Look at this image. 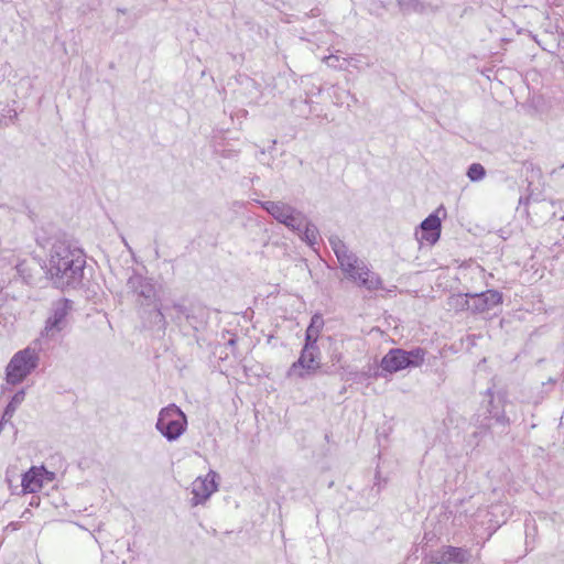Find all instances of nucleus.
<instances>
[{
  "instance_id": "nucleus-1",
  "label": "nucleus",
  "mask_w": 564,
  "mask_h": 564,
  "mask_svg": "<svg viewBox=\"0 0 564 564\" xmlns=\"http://www.w3.org/2000/svg\"><path fill=\"white\" fill-rule=\"evenodd\" d=\"M45 269L52 285L61 291L78 290L85 286L86 256L69 239L54 240Z\"/></svg>"
},
{
  "instance_id": "nucleus-41",
  "label": "nucleus",
  "mask_w": 564,
  "mask_h": 564,
  "mask_svg": "<svg viewBox=\"0 0 564 564\" xmlns=\"http://www.w3.org/2000/svg\"><path fill=\"white\" fill-rule=\"evenodd\" d=\"M18 527V523L17 522H10L7 527H6V530H8L9 528L12 529V530H15Z\"/></svg>"
},
{
  "instance_id": "nucleus-19",
  "label": "nucleus",
  "mask_w": 564,
  "mask_h": 564,
  "mask_svg": "<svg viewBox=\"0 0 564 564\" xmlns=\"http://www.w3.org/2000/svg\"><path fill=\"white\" fill-rule=\"evenodd\" d=\"M336 258L338 260L339 268L345 273L346 278L351 281L355 279L358 272H360L361 263H365L348 249L337 254Z\"/></svg>"
},
{
  "instance_id": "nucleus-44",
  "label": "nucleus",
  "mask_w": 564,
  "mask_h": 564,
  "mask_svg": "<svg viewBox=\"0 0 564 564\" xmlns=\"http://www.w3.org/2000/svg\"><path fill=\"white\" fill-rule=\"evenodd\" d=\"M2 393H4V391L7 390V388L4 386H2Z\"/></svg>"
},
{
  "instance_id": "nucleus-30",
  "label": "nucleus",
  "mask_w": 564,
  "mask_h": 564,
  "mask_svg": "<svg viewBox=\"0 0 564 564\" xmlns=\"http://www.w3.org/2000/svg\"><path fill=\"white\" fill-rule=\"evenodd\" d=\"M435 536L436 535L433 532H425L423 536L424 545L422 546L423 556L425 555V553L429 552L426 551V546L429 545L430 542H432L435 539Z\"/></svg>"
},
{
  "instance_id": "nucleus-42",
  "label": "nucleus",
  "mask_w": 564,
  "mask_h": 564,
  "mask_svg": "<svg viewBox=\"0 0 564 564\" xmlns=\"http://www.w3.org/2000/svg\"><path fill=\"white\" fill-rule=\"evenodd\" d=\"M346 391H347L346 387H343L341 390L339 391V393L344 394V393H346Z\"/></svg>"
},
{
  "instance_id": "nucleus-17",
  "label": "nucleus",
  "mask_w": 564,
  "mask_h": 564,
  "mask_svg": "<svg viewBox=\"0 0 564 564\" xmlns=\"http://www.w3.org/2000/svg\"><path fill=\"white\" fill-rule=\"evenodd\" d=\"M42 488L43 484L37 473L36 466L30 467L29 470L22 474L21 484L19 486L13 487L10 484L12 495L35 494Z\"/></svg>"
},
{
  "instance_id": "nucleus-21",
  "label": "nucleus",
  "mask_w": 564,
  "mask_h": 564,
  "mask_svg": "<svg viewBox=\"0 0 564 564\" xmlns=\"http://www.w3.org/2000/svg\"><path fill=\"white\" fill-rule=\"evenodd\" d=\"M469 295H471L470 292L465 293V294L458 293V294L452 295L448 299V305L456 312L468 311L473 314L471 297H469Z\"/></svg>"
},
{
  "instance_id": "nucleus-6",
  "label": "nucleus",
  "mask_w": 564,
  "mask_h": 564,
  "mask_svg": "<svg viewBox=\"0 0 564 564\" xmlns=\"http://www.w3.org/2000/svg\"><path fill=\"white\" fill-rule=\"evenodd\" d=\"M258 203L273 219L291 231H300L299 226L305 221L303 212L282 200H260Z\"/></svg>"
},
{
  "instance_id": "nucleus-16",
  "label": "nucleus",
  "mask_w": 564,
  "mask_h": 564,
  "mask_svg": "<svg viewBox=\"0 0 564 564\" xmlns=\"http://www.w3.org/2000/svg\"><path fill=\"white\" fill-rule=\"evenodd\" d=\"M400 11L403 14L416 13L420 15L435 14L443 4L441 0L423 1V0H397Z\"/></svg>"
},
{
  "instance_id": "nucleus-13",
  "label": "nucleus",
  "mask_w": 564,
  "mask_h": 564,
  "mask_svg": "<svg viewBox=\"0 0 564 564\" xmlns=\"http://www.w3.org/2000/svg\"><path fill=\"white\" fill-rule=\"evenodd\" d=\"M170 306L163 305L162 301L155 302L150 307H140V317L145 327L164 333L167 326L166 315Z\"/></svg>"
},
{
  "instance_id": "nucleus-23",
  "label": "nucleus",
  "mask_w": 564,
  "mask_h": 564,
  "mask_svg": "<svg viewBox=\"0 0 564 564\" xmlns=\"http://www.w3.org/2000/svg\"><path fill=\"white\" fill-rule=\"evenodd\" d=\"M325 325L323 315L321 313H315L312 315L308 326L306 327L305 333L318 336L321 335V332L323 330V327Z\"/></svg>"
},
{
  "instance_id": "nucleus-33",
  "label": "nucleus",
  "mask_w": 564,
  "mask_h": 564,
  "mask_svg": "<svg viewBox=\"0 0 564 564\" xmlns=\"http://www.w3.org/2000/svg\"><path fill=\"white\" fill-rule=\"evenodd\" d=\"M7 424H9L14 430V433L18 432L17 429H15V425L11 422V419H7L3 415H1L0 425L2 427H6Z\"/></svg>"
},
{
  "instance_id": "nucleus-3",
  "label": "nucleus",
  "mask_w": 564,
  "mask_h": 564,
  "mask_svg": "<svg viewBox=\"0 0 564 564\" xmlns=\"http://www.w3.org/2000/svg\"><path fill=\"white\" fill-rule=\"evenodd\" d=\"M39 360V354L30 347L15 352L6 367L7 384L22 383L37 368Z\"/></svg>"
},
{
  "instance_id": "nucleus-34",
  "label": "nucleus",
  "mask_w": 564,
  "mask_h": 564,
  "mask_svg": "<svg viewBox=\"0 0 564 564\" xmlns=\"http://www.w3.org/2000/svg\"><path fill=\"white\" fill-rule=\"evenodd\" d=\"M14 412H15L14 410H12L11 408H8L6 405L3 409L2 415L7 419H12V416L14 415Z\"/></svg>"
},
{
  "instance_id": "nucleus-31",
  "label": "nucleus",
  "mask_w": 564,
  "mask_h": 564,
  "mask_svg": "<svg viewBox=\"0 0 564 564\" xmlns=\"http://www.w3.org/2000/svg\"><path fill=\"white\" fill-rule=\"evenodd\" d=\"M533 198V195L532 194H529L527 196H521L520 199H519V206L523 205L524 208H523V212L525 213V215H529V210H528V205L530 203V200ZM520 209V207H518V210Z\"/></svg>"
},
{
  "instance_id": "nucleus-20",
  "label": "nucleus",
  "mask_w": 564,
  "mask_h": 564,
  "mask_svg": "<svg viewBox=\"0 0 564 564\" xmlns=\"http://www.w3.org/2000/svg\"><path fill=\"white\" fill-rule=\"evenodd\" d=\"M299 228L300 231L293 232L296 234L306 245L314 247L317 243V238L319 236L318 228L307 218L306 215L304 224H301Z\"/></svg>"
},
{
  "instance_id": "nucleus-43",
  "label": "nucleus",
  "mask_w": 564,
  "mask_h": 564,
  "mask_svg": "<svg viewBox=\"0 0 564 564\" xmlns=\"http://www.w3.org/2000/svg\"><path fill=\"white\" fill-rule=\"evenodd\" d=\"M155 258H156V259H158V258H160V254H159V250H158V248L155 249Z\"/></svg>"
},
{
  "instance_id": "nucleus-25",
  "label": "nucleus",
  "mask_w": 564,
  "mask_h": 564,
  "mask_svg": "<svg viewBox=\"0 0 564 564\" xmlns=\"http://www.w3.org/2000/svg\"><path fill=\"white\" fill-rule=\"evenodd\" d=\"M318 338V336L305 333L304 345L301 350L321 356V349L317 345Z\"/></svg>"
},
{
  "instance_id": "nucleus-14",
  "label": "nucleus",
  "mask_w": 564,
  "mask_h": 564,
  "mask_svg": "<svg viewBox=\"0 0 564 564\" xmlns=\"http://www.w3.org/2000/svg\"><path fill=\"white\" fill-rule=\"evenodd\" d=\"M473 314H482L501 305L503 302V294L495 289H489L478 293H471Z\"/></svg>"
},
{
  "instance_id": "nucleus-15",
  "label": "nucleus",
  "mask_w": 564,
  "mask_h": 564,
  "mask_svg": "<svg viewBox=\"0 0 564 564\" xmlns=\"http://www.w3.org/2000/svg\"><path fill=\"white\" fill-rule=\"evenodd\" d=\"M344 370L345 372L341 376V380L345 381L362 383L370 379L386 378V373L382 372L380 368V362L378 365L368 362L361 370H357L349 366L344 368Z\"/></svg>"
},
{
  "instance_id": "nucleus-37",
  "label": "nucleus",
  "mask_w": 564,
  "mask_h": 564,
  "mask_svg": "<svg viewBox=\"0 0 564 564\" xmlns=\"http://www.w3.org/2000/svg\"><path fill=\"white\" fill-rule=\"evenodd\" d=\"M317 373L330 375V373H333V370H332V367H324V366L322 365V370H318V372H317Z\"/></svg>"
},
{
  "instance_id": "nucleus-27",
  "label": "nucleus",
  "mask_w": 564,
  "mask_h": 564,
  "mask_svg": "<svg viewBox=\"0 0 564 564\" xmlns=\"http://www.w3.org/2000/svg\"><path fill=\"white\" fill-rule=\"evenodd\" d=\"M170 310L173 308L176 312L175 316H171L174 322H177L181 319V317H184L187 315V313L191 310V306H185L178 302H173L172 305H169Z\"/></svg>"
},
{
  "instance_id": "nucleus-2",
  "label": "nucleus",
  "mask_w": 564,
  "mask_h": 564,
  "mask_svg": "<svg viewBox=\"0 0 564 564\" xmlns=\"http://www.w3.org/2000/svg\"><path fill=\"white\" fill-rule=\"evenodd\" d=\"M426 354V349L422 347H413L410 350L400 347L391 348L381 358L380 368L387 378L402 370L420 367Z\"/></svg>"
},
{
  "instance_id": "nucleus-9",
  "label": "nucleus",
  "mask_w": 564,
  "mask_h": 564,
  "mask_svg": "<svg viewBox=\"0 0 564 564\" xmlns=\"http://www.w3.org/2000/svg\"><path fill=\"white\" fill-rule=\"evenodd\" d=\"M470 560V550L453 545L431 550L423 556V561L431 564H468Z\"/></svg>"
},
{
  "instance_id": "nucleus-35",
  "label": "nucleus",
  "mask_w": 564,
  "mask_h": 564,
  "mask_svg": "<svg viewBox=\"0 0 564 564\" xmlns=\"http://www.w3.org/2000/svg\"><path fill=\"white\" fill-rule=\"evenodd\" d=\"M40 502H41V498L39 496H32L29 505L31 507H39L40 506Z\"/></svg>"
},
{
  "instance_id": "nucleus-39",
  "label": "nucleus",
  "mask_w": 564,
  "mask_h": 564,
  "mask_svg": "<svg viewBox=\"0 0 564 564\" xmlns=\"http://www.w3.org/2000/svg\"><path fill=\"white\" fill-rule=\"evenodd\" d=\"M340 359H341V354H334V355L332 356V361H333V364H335V362H339V361H340Z\"/></svg>"
},
{
  "instance_id": "nucleus-12",
  "label": "nucleus",
  "mask_w": 564,
  "mask_h": 564,
  "mask_svg": "<svg viewBox=\"0 0 564 564\" xmlns=\"http://www.w3.org/2000/svg\"><path fill=\"white\" fill-rule=\"evenodd\" d=\"M218 474L210 470L205 478L198 477L192 484L191 506L204 505L218 490Z\"/></svg>"
},
{
  "instance_id": "nucleus-7",
  "label": "nucleus",
  "mask_w": 564,
  "mask_h": 564,
  "mask_svg": "<svg viewBox=\"0 0 564 564\" xmlns=\"http://www.w3.org/2000/svg\"><path fill=\"white\" fill-rule=\"evenodd\" d=\"M485 395L489 397L488 404L484 414H477L474 417L475 426L480 430L479 433H487L494 425L500 426L501 432H507L510 425V419L507 416L505 409L495 402L492 388L485 391Z\"/></svg>"
},
{
  "instance_id": "nucleus-40",
  "label": "nucleus",
  "mask_w": 564,
  "mask_h": 564,
  "mask_svg": "<svg viewBox=\"0 0 564 564\" xmlns=\"http://www.w3.org/2000/svg\"><path fill=\"white\" fill-rule=\"evenodd\" d=\"M237 344L236 335H232L231 338L227 341L228 346H235Z\"/></svg>"
},
{
  "instance_id": "nucleus-38",
  "label": "nucleus",
  "mask_w": 564,
  "mask_h": 564,
  "mask_svg": "<svg viewBox=\"0 0 564 564\" xmlns=\"http://www.w3.org/2000/svg\"><path fill=\"white\" fill-rule=\"evenodd\" d=\"M8 112H9V116H8V117H9V119H10L11 121H13V120L18 119V112H17L14 109H10Z\"/></svg>"
},
{
  "instance_id": "nucleus-11",
  "label": "nucleus",
  "mask_w": 564,
  "mask_h": 564,
  "mask_svg": "<svg viewBox=\"0 0 564 564\" xmlns=\"http://www.w3.org/2000/svg\"><path fill=\"white\" fill-rule=\"evenodd\" d=\"M318 370H322L321 356L301 350L299 358L288 369L286 377L305 380L316 376Z\"/></svg>"
},
{
  "instance_id": "nucleus-22",
  "label": "nucleus",
  "mask_w": 564,
  "mask_h": 564,
  "mask_svg": "<svg viewBox=\"0 0 564 564\" xmlns=\"http://www.w3.org/2000/svg\"><path fill=\"white\" fill-rule=\"evenodd\" d=\"M185 319L194 330H199V328L206 323L207 314L204 308H196L192 305L189 312L185 316Z\"/></svg>"
},
{
  "instance_id": "nucleus-5",
  "label": "nucleus",
  "mask_w": 564,
  "mask_h": 564,
  "mask_svg": "<svg viewBox=\"0 0 564 564\" xmlns=\"http://www.w3.org/2000/svg\"><path fill=\"white\" fill-rule=\"evenodd\" d=\"M74 310V302L67 297L58 299L52 303L50 314L45 321L41 337L55 339L68 325V318Z\"/></svg>"
},
{
  "instance_id": "nucleus-36",
  "label": "nucleus",
  "mask_w": 564,
  "mask_h": 564,
  "mask_svg": "<svg viewBox=\"0 0 564 564\" xmlns=\"http://www.w3.org/2000/svg\"><path fill=\"white\" fill-rule=\"evenodd\" d=\"M321 14V11L318 8H313L308 13H306L305 15L307 18H316Z\"/></svg>"
},
{
  "instance_id": "nucleus-26",
  "label": "nucleus",
  "mask_w": 564,
  "mask_h": 564,
  "mask_svg": "<svg viewBox=\"0 0 564 564\" xmlns=\"http://www.w3.org/2000/svg\"><path fill=\"white\" fill-rule=\"evenodd\" d=\"M26 395V389L21 388L19 389L9 400L7 403L8 408H11L12 410L17 411V409L23 403Z\"/></svg>"
},
{
  "instance_id": "nucleus-8",
  "label": "nucleus",
  "mask_w": 564,
  "mask_h": 564,
  "mask_svg": "<svg viewBox=\"0 0 564 564\" xmlns=\"http://www.w3.org/2000/svg\"><path fill=\"white\" fill-rule=\"evenodd\" d=\"M127 288L138 295L137 302L140 307H150L153 303L161 301L154 280L143 276L137 270H132V274L128 278Z\"/></svg>"
},
{
  "instance_id": "nucleus-29",
  "label": "nucleus",
  "mask_w": 564,
  "mask_h": 564,
  "mask_svg": "<svg viewBox=\"0 0 564 564\" xmlns=\"http://www.w3.org/2000/svg\"><path fill=\"white\" fill-rule=\"evenodd\" d=\"M36 469H37V473L41 477V480H42V484H48V482H52L56 475L54 471H51V470H47L43 465L42 466H36Z\"/></svg>"
},
{
  "instance_id": "nucleus-18",
  "label": "nucleus",
  "mask_w": 564,
  "mask_h": 564,
  "mask_svg": "<svg viewBox=\"0 0 564 564\" xmlns=\"http://www.w3.org/2000/svg\"><path fill=\"white\" fill-rule=\"evenodd\" d=\"M352 282L368 291L383 290L380 275L371 271L365 263H361L360 272H358Z\"/></svg>"
},
{
  "instance_id": "nucleus-24",
  "label": "nucleus",
  "mask_w": 564,
  "mask_h": 564,
  "mask_svg": "<svg viewBox=\"0 0 564 564\" xmlns=\"http://www.w3.org/2000/svg\"><path fill=\"white\" fill-rule=\"evenodd\" d=\"M466 175L471 182H479L486 176V169L480 163H471Z\"/></svg>"
},
{
  "instance_id": "nucleus-4",
  "label": "nucleus",
  "mask_w": 564,
  "mask_h": 564,
  "mask_svg": "<svg viewBox=\"0 0 564 564\" xmlns=\"http://www.w3.org/2000/svg\"><path fill=\"white\" fill-rule=\"evenodd\" d=\"M155 429L166 441H177L187 429V416L180 406L171 403L159 412Z\"/></svg>"
},
{
  "instance_id": "nucleus-32",
  "label": "nucleus",
  "mask_w": 564,
  "mask_h": 564,
  "mask_svg": "<svg viewBox=\"0 0 564 564\" xmlns=\"http://www.w3.org/2000/svg\"><path fill=\"white\" fill-rule=\"evenodd\" d=\"M324 62L329 66V67H334V68H337V62H338V56H335V55H329V56H326L324 57Z\"/></svg>"
},
{
  "instance_id": "nucleus-28",
  "label": "nucleus",
  "mask_w": 564,
  "mask_h": 564,
  "mask_svg": "<svg viewBox=\"0 0 564 564\" xmlns=\"http://www.w3.org/2000/svg\"><path fill=\"white\" fill-rule=\"evenodd\" d=\"M328 241L335 256L348 249L345 242L338 236H330Z\"/></svg>"
},
{
  "instance_id": "nucleus-10",
  "label": "nucleus",
  "mask_w": 564,
  "mask_h": 564,
  "mask_svg": "<svg viewBox=\"0 0 564 564\" xmlns=\"http://www.w3.org/2000/svg\"><path fill=\"white\" fill-rule=\"evenodd\" d=\"M446 209L443 205L431 213L421 224L419 225L415 236L420 242H427L430 246H434L441 237L442 231V217H446Z\"/></svg>"
}]
</instances>
